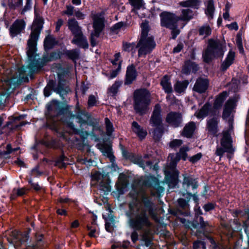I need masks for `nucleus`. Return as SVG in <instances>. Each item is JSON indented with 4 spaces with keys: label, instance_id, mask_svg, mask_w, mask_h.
I'll return each mask as SVG.
<instances>
[{
    "label": "nucleus",
    "instance_id": "obj_1",
    "mask_svg": "<svg viewBox=\"0 0 249 249\" xmlns=\"http://www.w3.org/2000/svg\"><path fill=\"white\" fill-rule=\"evenodd\" d=\"M229 128L228 130H224L222 133V138L220 140V145H217L215 154L220 157V159L226 152L227 157L231 159L234 152V148L232 145V139L231 136L230 131L233 129L232 120L229 121Z\"/></svg>",
    "mask_w": 249,
    "mask_h": 249
},
{
    "label": "nucleus",
    "instance_id": "obj_2",
    "mask_svg": "<svg viewBox=\"0 0 249 249\" xmlns=\"http://www.w3.org/2000/svg\"><path fill=\"white\" fill-rule=\"evenodd\" d=\"M44 21L40 16H36L32 26L31 33L27 41V54L30 60L34 59L36 50V46Z\"/></svg>",
    "mask_w": 249,
    "mask_h": 249
},
{
    "label": "nucleus",
    "instance_id": "obj_3",
    "mask_svg": "<svg viewBox=\"0 0 249 249\" xmlns=\"http://www.w3.org/2000/svg\"><path fill=\"white\" fill-rule=\"evenodd\" d=\"M130 226L138 231H146L149 230L152 224L144 207L141 205L129 221Z\"/></svg>",
    "mask_w": 249,
    "mask_h": 249
},
{
    "label": "nucleus",
    "instance_id": "obj_4",
    "mask_svg": "<svg viewBox=\"0 0 249 249\" xmlns=\"http://www.w3.org/2000/svg\"><path fill=\"white\" fill-rule=\"evenodd\" d=\"M151 102L150 93L146 89H139L134 93V108L137 113L142 115L148 110Z\"/></svg>",
    "mask_w": 249,
    "mask_h": 249
},
{
    "label": "nucleus",
    "instance_id": "obj_5",
    "mask_svg": "<svg viewBox=\"0 0 249 249\" xmlns=\"http://www.w3.org/2000/svg\"><path fill=\"white\" fill-rule=\"evenodd\" d=\"M225 49V43L218 40H209L207 48L203 54L204 61L209 63L214 57L223 56Z\"/></svg>",
    "mask_w": 249,
    "mask_h": 249
},
{
    "label": "nucleus",
    "instance_id": "obj_6",
    "mask_svg": "<svg viewBox=\"0 0 249 249\" xmlns=\"http://www.w3.org/2000/svg\"><path fill=\"white\" fill-rule=\"evenodd\" d=\"M160 16L161 25L171 30L172 38L175 39L180 33L177 24L178 21V16L173 13L167 11L161 12Z\"/></svg>",
    "mask_w": 249,
    "mask_h": 249
},
{
    "label": "nucleus",
    "instance_id": "obj_7",
    "mask_svg": "<svg viewBox=\"0 0 249 249\" xmlns=\"http://www.w3.org/2000/svg\"><path fill=\"white\" fill-rule=\"evenodd\" d=\"M69 29L72 32L74 37L71 42L83 48H87L88 43L86 37L83 36L81 27L74 18L69 19L68 22Z\"/></svg>",
    "mask_w": 249,
    "mask_h": 249
},
{
    "label": "nucleus",
    "instance_id": "obj_8",
    "mask_svg": "<svg viewBox=\"0 0 249 249\" xmlns=\"http://www.w3.org/2000/svg\"><path fill=\"white\" fill-rule=\"evenodd\" d=\"M129 197L132 199V202L129 203V207L131 208L133 205H136V209L141 205L144 207L146 212L147 211L149 214L153 216V203L151 202L150 197L145 193L142 195V202L138 199V194L135 190L132 191L129 194Z\"/></svg>",
    "mask_w": 249,
    "mask_h": 249
},
{
    "label": "nucleus",
    "instance_id": "obj_9",
    "mask_svg": "<svg viewBox=\"0 0 249 249\" xmlns=\"http://www.w3.org/2000/svg\"><path fill=\"white\" fill-rule=\"evenodd\" d=\"M91 18L93 20V31L91 34L90 43L92 46L97 44V38L99 36L100 33L104 27V18L100 14L93 12L91 14Z\"/></svg>",
    "mask_w": 249,
    "mask_h": 249
},
{
    "label": "nucleus",
    "instance_id": "obj_10",
    "mask_svg": "<svg viewBox=\"0 0 249 249\" xmlns=\"http://www.w3.org/2000/svg\"><path fill=\"white\" fill-rule=\"evenodd\" d=\"M156 43L153 36L140 37L136 45L138 49V56H145L155 48Z\"/></svg>",
    "mask_w": 249,
    "mask_h": 249
},
{
    "label": "nucleus",
    "instance_id": "obj_11",
    "mask_svg": "<svg viewBox=\"0 0 249 249\" xmlns=\"http://www.w3.org/2000/svg\"><path fill=\"white\" fill-rule=\"evenodd\" d=\"M91 184L96 186L100 192L102 191L105 193L110 191V187L107 178L101 173L95 171L91 173Z\"/></svg>",
    "mask_w": 249,
    "mask_h": 249
},
{
    "label": "nucleus",
    "instance_id": "obj_12",
    "mask_svg": "<svg viewBox=\"0 0 249 249\" xmlns=\"http://www.w3.org/2000/svg\"><path fill=\"white\" fill-rule=\"evenodd\" d=\"M145 185L149 188L152 196L160 197V194L163 191V188L160 186L158 179L155 177L148 178Z\"/></svg>",
    "mask_w": 249,
    "mask_h": 249
},
{
    "label": "nucleus",
    "instance_id": "obj_13",
    "mask_svg": "<svg viewBox=\"0 0 249 249\" xmlns=\"http://www.w3.org/2000/svg\"><path fill=\"white\" fill-rule=\"evenodd\" d=\"M162 110L160 106L157 104L153 109L149 120V124L152 126L163 125L162 119Z\"/></svg>",
    "mask_w": 249,
    "mask_h": 249
},
{
    "label": "nucleus",
    "instance_id": "obj_14",
    "mask_svg": "<svg viewBox=\"0 0 249 249\" xmlns=\"http://www.w3.org/2000/svg\"><path fill=\"white\" fill-rule=\"evenodd\" d=\"M165 121L171 126L178 127L182 124V115L178 112L171 111L167 114Z\"/></svg>",
    "mask_w": 249,
    "mask_h": 249
},
{
    "label": "nucleus",
    "instance_id": "obj_15",
    "mask_svg": "<svg viewBox=\"0 0 249 249\" xmlns=\"http://www.w3.org/2000/svg\"><path fill=\"white\" fill-rule=\"evenodd\" d=\"M219 118L214 116L210 117L207 121L206 130L208 135L215 136L217 135L218 129Z\"/></svg>",
    "mask_w": 249,
    "mask_h": 249
},
{
    "label": "nucleus",
    "instance_id": "obj_16",
    "mask_svg": "<svg viewBox=\"0 0 249 249\" xmlns=\"http://www.w3.org/2000/svg\"><path fill=\"white\" fill-rule=\"evenodd\" d=\"M26 26V22L23 19H17L10 27V34L12 37H15L23 32Z\"/></svg>",
    "mask_w": 249,
    "mask_h": 249
},
{
    "label": "nucleus",
    "instance_id": "obj_17",
    "mask_svg": "<svg viewBox=\"0 0 249 249\" xmlns=\"http://www.w3.org/2000/svg\"><path fill=\"white\" fill-rule=\"evenodd\" d=\"M189 149L188 147H181L179 149V152L177 154V157H178V159L177 160H174L170 162L169 165L167 166L168 168L166 169V172L169 173L170 171H169V169H170L174 171L176 166L177 162L179 160V159H182L184 160H186L187 158L186 152Z\"/></svg>",
    "mask_w": 249,
    "mask_h": 249
},
{
    "label": "nucleus",
    "instance_id": "obj_18",
    "mask_svg": "<svg viewBox=\"0 0 249 249\" xmlns=\"http://www.w3.org/2000/svg\"><path fill=\"white\" fill-rule=\"evenodd\" d=\"M208 83V79L199 78L196 80L193 89L198 93H203L207 89Z\"/></svg>",
    "mask_w": 249,
    "mask_h": 249
},
{
    "label": "nucleus",
    "instance_id": "obj_19",
    "mask_svg": "<svg viewBox=\"0 0 249 249\" xmlns=\"http://www.w3.org/2000/svg\"><path fill=\"white\" fill-rule=\"evenodd\" d=\"M195 15V13L190 9H182L181 10V14L178 16V21H181L185 23L192 19Z\"/></svg>",
    "mask_w": 249,
    "mask_h": 249
},
{
    "label": "nucleus",
    "instance_id": "obj_20",
    "mask_svg": "<svg viewBox=\"0 0 249 249\" xmlns=\"http://www.w3.org/2000/svg\"><path fill=\"white\" fill-rule=\"evenodd\" d=\"M137 77V71L135 67L131 65L127 68L124 84H130L135 80Z\"/></svg>",
    "mask_w": 249,
    "mask_h": 249
},
{
    "label": "nucleus",
    "instance_id": "obj_21",
    "mask_svg": "<svg viewBox=\"0 0 249 249\" xmlns=\"http://www.w3.org/2000/svg\"><path fill=\"white\" fill-rule=\"evenodd\" d=\"M97 147L103 155L108 158L111 162L114 161V157L112 155L111 148L109 145L107 143H100L97 145Z\"/></svg>",
    "mask_w": 249,
    "mask_h": 249
},
{
    "label": "nucleus",
    "instance_id": "obj_22",
    "mask_svg": "<svg viewBox=\"0 0 249 249\" xmlns=\"http://www.w3.org/2000/svg\"><path fill=\"white\" fill-rule=\"evenodd\" d=\"M196 128V124L193 122H190L185 125L181 134L185 137L191 138Z\"/></svg>",
    "mask_w": 249,
    "mask_h": 249
},
{
    "label": "nucleus",
    "instance_id": "obj_23",
    "mask_svg": "<svg viewBox=\"0 0 249 249\" xmlns=\"http://www.w3.org/2000/svg\"><path fill=\"white\" fill-rule=\"evenodd\" d=\"M131 129L134 133L141 139H143L147 135L146 131L143 129L136 122L132 123Z\"/></svg>",
    "mask_w": 249,
    "mask_h": 249
},
{
    "label": "nucleus",
    "instance_id": "obj_24",
    "mask_svg": "<svg viewBox=\"0 0 249 249\" xmlns=\"http://www.w3.org/2000/svg\"><path fill=\"white\" fill-rule=\"evenodd\" d=\"M235 53L231 50L230 51L226 60L223 62L221 65V69L223 71L226 70L231 65L234 59Z\"/></svg>",
    "mask_w": 249,
    "mask_h": 249
},
{
    "label": "nucleus",
    "instance_id": "obj_25",
    "mask_svg": "<svg viewBox=\"0 0 249 249\" xmlns=\"http://www.w3.org/2000/svg\"><path fill=\"white\" fill-rule=\"evenodd\" d=\"M189 84L187 80L183 81H178L174 86V90L178 93L184 92Z\"/></svg>",
    "mask_w": 249,
    "mask_h": 249
},
{
    "label": "nucleus",
    "instance_id": "obj_26",
    "mask_svg": "<svg viewBox=\"0 0 249 249\" xmlns=\"http://www.w3.org/2000/svg\"><path fill=\"white\" fill-rule=\"evenodd\" d=\"M170 80V77L167 75H165L160 82L163 89L167 93H171L173 90Z\"/></svg>",
    "mask_w": 249,
    "mask_h": 249
},
{
    "label": "nucleus",
    "instance_id": "obj_27",
    "mask_svg": "<svg viewBox=\"0 0 249 249\" xmlns=\"http://www.w3.org/2000/svg\"><path fill=\"white\" fill-rule=\"evenodd\" d=\"M200 3L199 0H187L180 2L179 4L184 7H192L198 9Z\"/></svg>",
    "mask_w": 249,
    "mask_h": 249
},
{
    "label": "nucleus",
    "instance_id": "obj_28",
    "mask_svg": "<svg viewBox=\"0 0 249 249\" xmlns=\"http://www.w3.org/2000/svg\"><path fill=\"white\" fill-rule=\"evenodd\" d=\"M154 127L155 128L152 131V137L155 141H158L160 139L163 135L164 132L163 125L155 126Z\"/></svg>",
    "mask_w": 249,
    "mask_h": 249
},
{
    "label": "nucleus",
    "instance_id": "obj_29",
    "mask_svg": "<svg viewBox=\"0 0 249 249\" xmlns=\"http://www.w3.org/2000/svg\"><path fill=\"white\" fill-rule=\"evenodd\" d=\"M205 14L211 18H213V13L215 10L213 0H208L205 2Z\"/></svg>",
    "mask_w": 249,
    "mask_h": 249
},
{
    "label": "nucleus",
    "instance_id": "obj_30",
    "mask_svg": "<svg viewBox=\"0 0 249 249\" xmlns=\"http://www.w3.org/2000/svg\"><path fill=\"white\" fill-rule=\"evenodd\" d=\"M192 70L193 71H196L197 70V65L190 61H188L186 62L183 66L182 72L184 74H188Z\"/></svg>",
    "mask_w": 249,
    "mask_h": 249
},
{
    "label": "nucleus",
    "instance_id": "obj_31",
    "mask_svg": "<svg viewBox=\"0 0 249 249\" xmlns=\"http://www.w3.org/2000/svg\"><path fill=\"white\" fill-rule=\"evenodd\" d=\"M141 27L142 29V31L140 37L153 36L152 35L149 33L150 28L148 21L146 20L143 21L141 25Z\"/></svg>",
    "mask_w": 249,
    "mask_h": 249
},
{
    "label": "nucleus",
    "instance_id": "obj_32",
    "mask_svg": "<svg viewBox=\"0 0 249 249\" xmlns=\"http://www.w3.org/2000/svg\"><path fill=\"white\" fill-rule=\"evenodd\" d=\"M211 106L209 104H205L203 107L195 113V116L197 118H202L206 116L209 112Z\"/></svg>",
    "mask_w": 249,
    "mask_h": 249
},
{
    "label": "nucleus",
    "instance_id": "obj_33",
    "mask_svg": "<svg viewBox=\"0 0 249 249\" xmlns=\"http://www.w3.org/2000/svg\"><path fill=\"white\" fill-rule=\"evenodd\" d=\"M22 4V0H3L2 5L8 6L11 9H15Z\"/></svg>",
    "mask_w": 249,
    "mask_h": 249
},
{
    "label": "nucleus",
    "instance_id": "obj_34",
    "mask_svg": "<svg viewBox=\"0 0 249 249\" xmlns=\"http://www.w3.org/2000/svg\"><path fill=\"white\" fill-rule=\"evenodd\" d=\"M183 184L184 185H186L187 186H192L194 189L196 188L197 187L196 180L189 176H187L185 175L184 176Z\"/></svg>",
    "mask_w": 249,
    "mask_h": 249
},
{
    "label": "nucleus",
    "instance_id": "obj_35",
    "mask_svg": "<svg viewBox=\"0 0 249 249\" xmlns=\"http://www.w3.org/2000/svg\"><path fill=\"white\" fill-rule=\"evenodd\" d=\"M211 34V29L209 25H204L199 29V35L206 37Z\"/></svg>",
    "mask_w": 249,
    "mask_h": 249
},
{
    "label": "nucleus",
    "instance_id": "obj_36",
    "mask_svg": "<svg viewBox=\"0 0 249 249\" xmlns=\"http://www.w3.org/2000/svg\"><path fill=\"white\" fill-rule=\"evenodd\" d=\"M227 96L226 92H223L220 94L216 98L214 102V106L216 107H220Z\"/></svg>",
    "mask_w": 249,
    "mask_h": 249
},
{
    "label": "nucleus",
    "instance_id": "obj_37",
    "mask_svg": "<svg viewBox=\"0 0 249 249\" xmlns=\"http://www.w3.org/2000/svg\"><path fill=\"white\" fill-rule=\"evenodd\" d=\"M69 89L67 87L65 88L63 86L61 82L59 81L58 87L54 89V91L59 93L61 96L66 94Z\"/></svg>",
    "mask_w": 249,
    "mask_h": 249
},
{
    "label": "nucleus",
    "instance_id": "obj_38",
    "mask_svg": "<svg viewBox=\"0 0 249 249\" xmlns=\"http://www.w3.org/2000/svg\"><path fill=\"white\" fill-rule=\"evenodd\" d=\"M65 53L69 58L72 60L77 59L79 56V53L76 50L66 51Z\"/></svg>",
    "mask_w": 249,
    "mask_h": 249
},
{
    "label": "nucleus",
    "instance_id": "obj_39",
    "mask_svg": "<svg viewBox=\"0 0 249 249\" xmlns=\"http://www.w3.org/2000/svg\"><path fill=\"white\" fill-rule=\"evenodd\" d=\"M105 124L107 130V134L108 136H110L113 131V124L107 118H105Z\"/></svg>",
    "mask_w": 249,
    "mask_h": 249
},
{
    "label": "nucleus",
    "instance_id": "obj_40",
    "mask_svg": "<svg viewBox=\"0 0 249 249\" xmlns=\"http://www.w3.org/2000/svg\"><path fill=\"white\" fill-rule=\"evenodd\" d=\"M54 82L53 81H50L47 86L44 89V94L46 97L49 96L51 94V91L54 86Z\"/></svg>",
    "mask_w": 249,
    "mask_h": 249
},
{
    "label": "nucleus",
    "instance_id": "obj_41",
    "mask_svg": "<svg viewBox=\"0 0 249 249\" xmlns=\"http://www.w3.org/2000/svg\"><path fill=\"white\" fill-rule=\"evenodd\" d=\"M54 44V40L51 37H47L44 42V48L46 50L52 48Z\"/></svg>",
    "mask_w": 249,
    "mask_h": 249
},
{
    "label": "nucleus",
    "instance_id": "obj_42",
    "mask_svg": "<svg viewBox=\"0 0 249 249\" xmlns=\"http://www.w3.org/2000/svg\"><path fill=\"white\" fill-rule=\"evenodd\" d=\"M182 144V141L179 139H175L171 141L169 146L173 149H177Z\"/></svg>",
    "mask_w": 249,
    "mask_h": 249
},
{
    "label": "nucleus",
    "instance_id": "obj_43",
    "mask_svg": "<svg viewBox=\"0 0 249 249\" xmlns=\"http://www.w3.org/2000/svg\"><path fill=\"white\" fill-rule=\"evenodd\" d=\"M6 150L5 151H4L3 152H0V155H6L7 154H11L13 153V152L17 151L19 149V147H17L15 148H12L11 145L10 144H8L6 146Z\"/></svg>",
    "mask_w": 249,
    "mask_h": 249
},
{
    "label": "nucleus",
    "instance_id": "obj_44",
    "mask_svg": "<svg viewBox=\"0 0 249 249\" xmlns=\"http://www.w3.org/2000/svg\"><path fill=\"white\" fill-rule=\"evenodd\" d=\"M132 6L134 7V8L137 9H140L142 5V0H128Z\"/></svg>",
    "mask_w": 249,
    "mask_h": 249
},
{
    "label": "nucleus",
    "instance_id": "obj_45",
    "mask_svg": "<svg viewBox=\"0 0 249 249\" xmlns=\"http://www.w3.org/2000/svg\"><path fill=\"white\" fill-rule=\"evenodd\" d=\"M135 47L134 43H130L126 42H124L123 43V50L126 52L132 51Z\"/></svg>",
    "mask_w": 249,
    "mask_h": 249
},
{
    "label": "nucleus",
    "instance_id": "obj_46",
    "mask_svg": "<svg viewBox=\"0 0 249 249\" xmlns=\"http://www.w3.org/2000/svg\"><path fill=\"white\" fill-rule=\"evenodd\" d=\"M236 43L240 52L241 53H243L244 52V49L242 43L241 36L239 34L237 35L236 38Z\"/></svg>",
    "mask_w": 249,
    "mask_h": 249
},
{
    "label": "nucleus",
    "instance_id": "obj_47",
    "mask_svg": "<svg viewBox=\"0 0 249 249\" xmlns=\"http://www.w3.org/2000/svg\"><path fill=\"white\" fill-rule=\"evenodd\" d=\"M179 206L182 209L187 210L189 208L187 202L183 198H179L178 200Z\"/></svg>",
    "mask_w": 249,
    "mask_h": 249
},
{
    "label": "nucleus",
    "instance_id": "obj_48",
    "mask_svg": "<svg viewBox=\"0 0 249 249\" xmlns=\"http://www.w3.org/2000/svg\"><path fill=\"white\" fill-rule=\"evenodd\" d=\"M121 83L119 82H116L109 89V91L110 93L114 95L117 93L119 87L120 86Z\"/></svg>",
    "mask_w": 249,
    "mask_h": 249
},
{
    "label": "nucleus",
    "instance_id": "obj_49",
    "mask_svg": "<svg viewBox=\"0 0 249 249\" xmlns=\"http://www.w3.org/2000/svg\"><path fill=\"white\" fill-rule=\"evenodd\" d=\"M74 13V7L71 5H67L66 10L62 12V14H65L69 16L73 15Z\"/></svg>",
    "mask_w": 249,
    "mask_h": 249
},
{
    "label": "nucleus",
    "instance_id": "obj_50",
    "mask_svg": "<svg viewBox=\"0 0 249 249\" xmlns=\"http://www.w3.org/2000/svg\"><path fill=\"white\" fill-rule=\"evenodd\" d=\"M196 222H197L198 224L200 225V227L202 228H205L209 226V224L207 222H205L203 220V217L201 216L197 217L196 219Z\"/></svg>",
    "mask_w": 249,
    "mask_h": 249
},
{
    "label": "nucleus",
    "instance_id": "obj_51",
    "mask_svg": "<svg viewBox=\"0 0 249 249\" xmlns=\"http://www.w3.org/2000/svg\"><path fill=\"white\" fill-rule=\"evenodd\" d=\"M66 158L64 156L60 157L56 162L57 165L61 168H64L66 167V164L63 161L66 160Z\"/></svg>",
    "mask_w": 249,
    "mask_h": 249
},
{
    "label": "nucleus",
    "instance_id": "obj_52",
    "mask_svg": "<svg viewBox=\"0 0 249 249\" xmlns=\"http://www.w3.org/2000/svg\"><path fill=\"white\" fill-rule=\"evenodd\" d=\"M199 248L205 249V246L204 242L202 241H195L193 244V249H198Z\"/></svg>",
    "mask_w": 249,
    "mask_h": 249
},
{
    "label": "nucleus",
    "instance_id": "obj_53",
    "mask_svg": "<svg viewBox=\"0 0 249 249\" xmlns=\"http://www.w3.org/2000/svg\"><path fill=\"white\" fill-rule=\"evenodd\" d=\"M148 156L147 155H146L143 157V159L142 160V161H141V163H140L141 167L143 168L145 166V165L146 166H149L152 164V162L150 161H148V160H145V159L148 158Z\"/></svg>",
    "mask_w": 249,
    "mask_h": 249
},
{
    "label": "nucleus",
    "instance_id": "obj_54",
    "mask_svg": "<svg viewBox=\"0 0 249 249\" xmlns=\"http://www.w3.org/2000/svg\"><path fill=\"white\" fill-rule=\"evenodd\" d=\"M88 106L89 107H92L95 105L96 103V99L94 96L90 95L89 97L88 100Z\"/></svg>",
    "mask_w": 249,
    "mask_h": 249
},
{
    "label": "nucleus",
    "instance_id": "obj_55",
    "mask_svg": "<svg viewBox=\"0 0 249 249\" xmlns=\"http://www.w3.org/2000/svg\"><path fill=\"white\" fill-rule=\"evenodd\" d=\"M26 190L24 188H22L18 189H14L13 193L17 194L18 196H22L26 193Z\"/></svg>",
    "mask_w": 249,
    "mask_h": 249
},
{
    "label": "nucleus",
    "instance_id": "obj_56",
    "mask_svg": "<svg viewBox=\"0 0 249 249\" xmlns=\"http://www.w3.org/2000/svg\"><path fill=\"white\" fill-rule=\"evenodd\" d=\"M202 155L201 153H198L191 157L190 158V161L195 163L196 161H197L198 160L200 159L201 158Z\"/></svg>",
    "mask_w": 249,
    "mask_h": 249
},
{
    "label": "nucleus",
    "instance_id": "obj_57",
    "mask_svg": "<svg viewBox=\"0 0 249 249\" xmlns=\"http://www.w3.org/2000/svg\"><path fill=\"white\" fill-rule=\"evenodd\" d=\"M234 106V102L232 100H228L225 106V108L230 110L231 111L232 110Z\"/></svg>",
    "mask_w": 249,
    "mask_h": 249
},
{
    "label": "nucleus",
    "instance_id": "obj_58",
    "mask_svg": "<svg viewBox=\"0 0 249 249\" xmlns=\"http://www.w3.org/2000/svg\"><path fill=\"white\" fill-rule=\"evenodd\" d=\"M75 16L78 19H84L85 18V15L79 10L75 12Z\"/></svg>",
    "mask_w": 249,
    "mask_h": 249
},
{
    "label": "nucleus",
    "instance_id": "obj_59",
    "mask_svg": "<svg viewBox=\"0 0 249 249\" xmlns=\"http://www.w3.org/2000/svg\"><path fill=\"white\" fill-rule=\"evenodd\" d=\"M183 43L181 42H179L178 44V45L174 48L173 52L174 53H178L181 51V50L183 49Z\"/></svg>",
    "mask_w": 249,
    "mask_h": 249
},
{
    "label": "nucleus",
    "instance_id": "obj_60",
    "mask_svg": "<svg viewBox=\"0 0 249 249\" xmlns=\"http://www.w3.org/2000/svg\"><path fill=\"white\" fill-rule=\"evenodd\" d=\"M63 20L61 18L58 19L56 23L55 31L56 32H58L59 31L60 28L61 26L63 25Z\"/></svg>",
    "mask_w": 249,
    "mask_h": 249
},
{
    "label": "nucleus",
    "instance_id": "obj_61",
    "mask_svg": "<svg viewBox=\"0 0 249 249\" xmlns=\"http://www.w3.org/2000/svg\"><path fill=\"white\" fill-rule=\"evenodd\" d=\"M231 112V111L224 108L222 115L223 118L225 119L228 118L230 116Z\"/></svg>",
    "mask_w": 249,
    "mask_h": 249
},
{
    "label": "nucleus",
    "instance_id": "obj_62",
    "mask_svg": "<svg viewBox=\"0 0 249 249\" xmlns=\"http://www.w3.org/2000/svg\"><path fill=\"white\" fill-rule=\"evenodd\" d=\"M214 205L212 203L206 204L204 206V208L206 211H209L214 208Z\"/></svg>",
    "mask_w": 249,
    "mask_h": 249
},
{
    "label": "nucleus",
    "instance_id": "obj_63",
    "mask_svg": "<svg viewBox=\"0 0 249 249\" xmlns=\"http://www.w3.org/2000/svg\"><path fill=\"white\" fill-rule=\"evenodd\" d=\"M138 235L136 231H133L131 235V238L133 242L135 243L138 240Z\"/></svg>",
    "mask_w": 249,
    "mask_h": 249
},
{
    "label": "nucleus",
    "instance_id": "obj_64",
    "mask_svg": "<svg viewBox=\"0 0 249 249\" xmlns=\"http://www.w3.org/2000/svg\"><path fill=\"white\" fill-rule=\"evenodd\" d=\"M77 118L79 119V122L81 124L86 123L88 120V117L86 115H83V118H81L79 115H78Z\"/></svg>",
    "mask_w": 249,
    "mask_h": 249
}]
</instances>
